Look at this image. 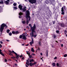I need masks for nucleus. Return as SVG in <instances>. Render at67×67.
Listing matches in <instances>:
<instances>
[{
    "mask_svg": "<svg viewBox=\"0 0 67 67\" xmlns=\"http://www.w3.org/2000/svg\"><path fill=\"white\" fill-rule=\"evenodd\" d=\"M35 29V25L34 24L33 27H31V30H32V33H31L30 34V35L31 36H33V37H36L37 35L36 34V32L34 31Z\"/></svg>",
    "mask_w": 67,
    "mask_h": 67,
    "instance_id": "1",
    "label": "nucleus"
},
{
    "mask_svg": "<svg viewBox=\"0 0 67 67\" xmlns=\"http://www.w3.org/2000/svg\"><path fill=\"white\" fill-rule=\"evenodd\" d=\"M26 18L27 19L26 23L27 24H28L29 23L28 19H29V21H30L31 20V17L30 16V12H29V11L28 10H27L26 11Z\"/></svg>",
    "mask_w": 67,
    "mask_h": 67,
    "instance_id": "2",
    "label": "nucleus"
},
{
    "mask_svg": "<svg viewBox=\"0 0 67 67\" xmlns=\"http://www.w3.org/2000/svg\"><path fill=\"white\" fill-rule=\"evenodd\" d=\"M5 26L6 28L7 27V25H6L5 24L3 23L1 25V27L0 28V31L1 32H2V31H3L4 27Z\"/></svg>",
    "mask_w": 67,
    "mask_h": 67,
    "instance_id": "3",
    "label": "nucleus"
},
{
    "mask_svg": "<svg viewBox=\"0 0 67 67\" xmlns=\"http://www.w3.org/2000/svg\"><path fill=\"white\" fill-rule=\"evenodd\" d=\"M18 7L20 10H22L24 12V11H25L26 10V7H25L22 9V6L19 5L18 6Z\"/></svg>",
    "mask_w": 67,
    "mask_h": 67,
    "instance_id": "4",
    "label": "nucleus"
},
{
    "mask_svg": "<svg viewBox=\"0 0 67 67\" xmlns=\"http://www.w3.org/2000/svg\"><path fill=\"white\" fill-rule=\"evenodd\" d=\"M29 2L33 4V3H36V0H29Z\"/></svg>",
    "mask_w": 67,
    "mask_h": 67,
    "instance_id": "5",
    "label": "nucleus"
},
{
    "mask_svg": "<svg viewBox=\"0 0 67 67\" xmlns=\"http://www.w3.org/2000/svg\"><path fill=\"white\" fill-rule=\"evenodd\" d=\"M32 42H30V44L31 46H32V44H33V43H34V40H33V38H32Z\"/></svg>",
    "mask_w": 67,
    "mask_h": 67,
    "instance_id": "6",
    "label": "nucleus"
},
{
    "mask_svg": "<svg viewBox=\"0 0 67 67\" xmlns=\"http://www.w3.org/2000/svg\"><path fill=\"white\" fill-rule=\"evenodd\" d=\"M49 1H50V3H51L53 5H54V1L52 0H48Z\"/></svg>",
    "mask_w": 67,
    "mask_h": 67,
    "instance_id": "7",
    "label": "nucleus"
},
{
    "mask_svg": "<svg viewBox=\"0 0 67 67\" xmlns=\"http://www.w3.org/2000/svg\"><path fill=\"white\" fill-rule=\"evenodd\" d=\"M23 40H26V36H25L24 35H23Z\"/></svg>",
    "mask_w": 67,
    "mask_h": 67,
    "instance_id": "8",
    "label": "nucleus"
},
{
    "mask_svg": "<svg viewBox=\"0 0 67 67\" xmlns=\"http://www.w3.org/2000/svg\"><path fill=\"white\" fill-rule=\"evenodd\" d=\"M29 60V59H28V60H27L26 62H27L26 63V64L27 65V66H29V61H28Z\"/></svg>",
    "mask_w": 67,
    "mask_h": 67,
    "instance_id": "9",
    "label": "nucleus"
},
{
    "mask_svg": "<svg viewBox=\"0 0 67 67\" xmlns=\"http://www.w3.org/2000/svg\"><path fill=\"white\" fill-rule=\"evenodd\" d=\"M60 26L61 27H65V25L63 23L61 24Z\"/></svg>",
    "mask_w": 67,
    "mask_h": 67,
    "instance_id": "10",
    "label": "nucleus"
},
{
    "mask_svg": "<svg viewBox=\"0 0 67 67\" xmlns=\"http://www.w3.org/2000/svg\"><path fill=\"white\" fill-rule=\"evenodd\" d=\"M12 34H17V31H12Z\"/></svg>",
    "mask_w": 67,
    "mask_h": 67,
    "instance_id": "11",
    "label": "nucleus"
},
{
    "mask_svg": "<svg viewBox=\"0 0 67 67\" xmlns=\"http://www.w3.org/2000/svg\"><path fill=\"white\" fill-rule=\"evenodd\" d=\"M20 56V57H23V55H21L20 56L19 55H17V59H19V57Z\"/></svg>",
    "mask_w": 67,
    "mask_h": 67,
    "instance_id": "12",
    "label": "nucleus"
},
{
    "mask_svg": "<svg viewBox=\"0 0 67 67\" xmlns=\"http://www.w3.org/2000/svg\"><path fill=\"white\" fill-rule=\"evenodd\" d=\"M1 51H2V50H1V49H0V54H1V55L2 56H4V54L2 53V52H1Z\"/></svg>",
    "mask_w": 67,
    "mask_h": 67,
    "instance_id": "13",
    "label": "nucleus"
},
{
    "mask_svg": "<svg viewBox=\"0 0 67 67\" xmlns=\"http://www.w3.org/2000/svg\"><path fill=\"white\" fill-rule=\"evenodd\" d=\"M4 3L6 4H8L9 3L7 1H4Z\"/></svg>",
    "mask_w": 67,
    "mask_h": 67,
    "instance_id": "14",
    "label": "nucleus"
},
{
    "mask_svg": "<svg viewBox=\"0 0 67 67\" xmlns=\"http://www.w3.org/2000/svg\"><path fill=\"white\" fill-rule=\"evenodd\" d=\"M29 62L30 63H31L32 62H34V59H31L29 60Z\"/></svg>",
    "mask_w": 67,
    "mask_h": 67,
    "instance_id": "15",
    "label": "nucleus"
},
{
    "mask_svg": "<svg viewBox=\"0 0 67 67\" xmlns=\"http://www.w3.org/2000/svg\"><path fill=\"white\" fill-rule=\"evenodd\" d=\"M29 58H33V57H32V55H29Z\"/></svg>",
    "mask_w": 67,
    "mask_h": 67,
    "instance_id": "16",
    "label": "nucleus"
},
{
    "mask_svg": "<svg viewBox=\"0 0 67 67\" xmlns=\"http://www.w3.org/2000/svg\"><path fill=\"white\" fill-rule=\"evenodd\" d=\"M31 51L34 53V49H33V48H32L31 49Z\"/></svg>",
    "mask_w": 67,
    "mask_h": 67,
    "instance_id": "17",
    "label": "nucleus"
},
{
    "mask_svg": "<svg viewBox=\"0 0 67 67\" xmlns=\"http://www.w3.org/2000/svg\"><path fill=\"white\" fill-rule=\"evenodd\" d=\"M26 52L27 53V54H28L29 56V55H30V52L29 53V51H26Z\"/></svg>",
    "mask_w": 67,
    "mask_h": 67,
    "instance_id": "18",
    "label": "nucleus"
},
{
    "mask_svg": "<svg viewBox=\"0 0 67 67\" xmlns=\"http://www.w3.org/2000/svg\"><path fill=\"white\" fill-rule=\"evenodd\" d=\"M52 65L53 66H56V64H55V63H52Z\"/></svg>",
    "mask_w": 67,
    "mask_h": 67,
    "instance_id": "19",
    "label": "nucleus"
},
{
    "mask_svg": "<svg viewBox=\"0 0 67 67\" xmlns=\"http://www.w3.org/2000/svg\"><path fill=\"white\" fill-rule=\"evenodd\" d=\"M12 53H14L15 54V55H16V56H17V54H16V53L15 52H14V51H12Z\"/></svg>",
    "mask_w": 67,
    "mask_h": 67,
    "instance_id": "20",
    "label": "nucleus"
},
{
    "mask_svg": "<svg viewBox=\"0 0 67 67\" xmlns=\"http://www.w3.org/2000/svg\"><path fill=\"white\" fill-rule=\"evenodd\" d=\"M10 31V30H9L8 29L7 30V33H9Z\"/></svg>",
    "mask_w": 67,
    "mask_h": 67,
    "instance_id": "21",
    "label": "nucleus"
},
{
    "mask_svg": "<svg viewBox=\"0 0 67 67\" xmlns=\"http://www.w3.org/2000/svg\"><path fill=\"white\" fill-rule=\"evenodd\" d=\"M22 22L23 24H25L26 23V22L25 21H23Z\"/></svg>",
    "mask_w": 67,
    "mask_h": 67,
    "instance_id": "22",
    "label": "nucleus"
},
{
    "mask_svg": "<svg viewBox=\"0 0 67 67\" xmlns=\"http://www.w3.org/2000/svg\"><path fill=\"white\" fill-rule=\"evenodd\" d=\"M30 66H33V65H34L33 63H30Z\"/></svg>",
    "mask_w": 67,
    "mask_h": 67,
    "instance_id": "23",
    "label": "nucleus"
},
{
    "mask_svg": "<svg viewBox=\"0 0 67 67\" xmlns=\"http://www.w3.org/2000/svg\"><path fill=\"white\" fill-rule=\"evenodd\" d=\"M16 4H16V3H14L13 4V5L14 6H16Z\"/></svg>",
    "mask_w": 67,
    "mask_h": 67,
    "instance_id": "24",
    "label": "nucleus"
},
{
    "mask_svg": "<svg viewBox=\"0 0 67 67\" xmlns=\"http://www.w3.org/2000/svg\"><path fill=\"white\" fill-rule=\"evenodd\" d=\"M3 1H2L1 2H0V4H3Z\"/></svg>",
    "mask_w": 67,
    "mask_h": 67,
    "instance_id": "25",
    "label": "nucleus"
},
{
    "mask_svg": "<svg viewBox=\"0 0 67 67\" xmlns=\"http://www.w3.org/2000/svg\"><path fill=\"white\" fill-rule=\"evenodd\" d=\"M64 7H62V10L61 11L62 12L64 11Z\"/></svg>",
    "mask_w": 67,
    "mask_h": 67,
    "instance_id": "26",
    "label": "nucleus"
},
{
    "mask_svg": "<svg viewBox=\"0 0 67 67\" xmlns=\"http://www.w3.org/2000/svg\"><path fill=\"white\" fill-rule=\"evenodd\" d=\"M9 36H11V35H12V33H11V32H9Z\"/></svg>",
    "mask_w": 67,
    "mask_h": 67,
    "instance_id": "27",
    "label": "nucleus"
},
{
    "mask_svg": "<svg viewBox=\"0 0 67 67\" xmlns=\"http://www.w3.org/2000/svg\"><path fill=\"white\" fill-rule=\"evenodd\" d=\"M61 13L62 14H63V15H64V14H65V12H64V11L62 12V13Z\"/></svg>",
    "mask_w": 67,
    "mask_h": 67,
    "instance_id": "28",
    "label": "nucleus"
},
{
    "mask_svg": "<svg viewBox=\"0 0 67 67\" xmlns=\"http://www.w3.org/2000/svg\"><path fill=\"white\" fill-rule=\"evenodd\" d=\"M67 54H65L64 56V57H67Z\"/></svg>",
    "mask_w": 67,
    "mask_h": 67,
    "instance_id": "29",
    "label": "nucleus"
},
{
    "mask_svg": "<svg viewBox=\"0 0 67 67\" xmlns=\"http://www.w3.org/2000/svg\"><path fill=\"white\" fill-rule=\"evenodd\" d=\"M22 37V35H20L19 36V38H21Z\"/></svg>",
    "mask_w": 67,
    "mask_h": 67,
    "instance_id": "30",
    "label": "nucleus"
},
{
    "mask_svg": "<svg viewBox=\"0 0 67 67\" xmlns=\"http://www.w3.org/2000/svg\"><path fill=\"white\" fill-rule=\"evenodd\" d=\"M67 33V31L66 30H64V33L65 34H66V33Z\"/></svg>",
    "mask_w": 67,
    "mask_h": 67,
    "instance_id": "31",
    "label": "nucleus"
},
{
    "mask_svg": "<svg viewBox=\"0 0 67 67\" xmlns=\"http://www.w3.org/2000/svg\"><path fill=\"white\" fill-rule=\"evenodd\" d=\"M22 13H19V15H22Z\"/></svg>",
    "mask_w": 67,
    "mask_h": 67,
    "instance_id": "32",
    "label": "nucleus"
},
{
    "mask_svg": "<svg viewBox=\"0 0 67 67\" xmlns=\"http://www.w3.org/2000/svg\"><path fill=\"white\" fill-rule=\"evenodd\" d=\"M13 8H14V9H17V7H13Z\"/></svg>",
    "mask_w": 67,
    "mask_h": 67,
    "instance_id": "33",
    "label": "nucleus"
},
{
    "mask_svg": "<svg viewBox=\"0 0 67 67\" xmlns=\"http://www.w3.org/2000/svg\"><path fill=\"white\" fill-rule=\"evenodd\" d=\"M36 64V62H35L34 63H33V65H35V64Z\"/></svg>",
    "mask_w": 67,
    "mask_h": 67,
    "instance_id": "34",
    "label": "nucleus"
},
{
    "mask_svg": "<svg viewBox=\"0 0 67 67\" xmlns=\"http://www.w3.org/2000/svg\"><path fill=\"white\" fill-rule=\"evenodd\" d=\"M9 53H12V51H9Z\"/></svg>",
    "mask_w": 67,
    "mask_h": 67,
    "instance_id": "35",
    "label": "nucleus"
},
{
    "mask_svg": "<svg viewBox=\"0 0 67 67\" xmlns=\"http://www.w3.org/2000/svg\"><path fill=\"white\" fill-rule=\"evenodd\" d=\"M57 66H59V64L58 63H57Z\"/></svg>",
    "mask_w": 67,
    "mask_h": 67,
    "instance_id": "36",
    "label": "nucleus"
},
{
    "mask_svg": "<svg viewBox=\"0 0 67 67\" xmlns=\"http://www.w3.org/2000/svg\"><path fill=\"white\" fill-rule=\"evenodd\" d=\"M56 32L57 33H59V30H57Z\"/></svg>",
    "mask_w": 67,
    "mask_h": 67,
    "instance_id": "37",
    "label": "nucleus"
},
{
    "mask_svg": "<svg viewBox=\"0 0 67 67\" xmlns=\"http://www.w3.org/2000/svg\"><path fill=\"white\" fill-rule=\"evenodd\" d=\"M29 26H31V27H31V24H29Z\"/></svg>",
    "mask_w": 67,
    "mask_h": 67,
    "instance_id": "38",
    "label": "nucleus"
},
{
    "mask_svg": "<svg viewBox=\"0 0 67 67\" xmlns=\"http://www.w3.org/2000/svg\"><path fill=\"white\" fill-rule=\"evenodd\" d=\"M5 62H7V60L6 59H5Z\"/></svg>",
    "mask_w": 67,
    "mask_h": 67,
    "instance_id": "39",
    "label": "nucleus"
},
{
    "mask_svg": "<svg viewBox=\"0 0 67 67\" xmlns=\"http://www.w3.org/2000/svg\"><path fill=\"white\" fill-rule=\"evenodd\" d=\"M2 47V45L0 44V48H1Z\"/></svg>",
    "mask_w": 67,
    "mask_h": 67,
    "instance_id": "40",
    "label": "nucleus"
},
{
    "mask_svg": "<svg viewBox=\"0 0 67 67\" xmlns=\"http://www.w3.org/2000/svg\"><path fill=\"white\" fill-rule=\"evenodd\" d=\"M57 58V57H55L54 58V59H56Z\"/></svg>",
    "mask_w": 67,
    "mask_h": 67,
    "instance_id": "41",
    "label": "nucleus"
},
{
    "mask_svg": "<svg viewBox=\"0 0 67 67\" xmlns=\"http://www.w3.org/2000/svg\"><path fill=\"white\" fill-rule=\"evenodd\" d=\"M0 43H1V44H2V43H3L2 41H0Z\"/></svg>",
    "mask_w": 67,
    "mask_h": 67,
    "instance_id": "42",
    "label": "nucleus"
},
{
    "mask_svg": "<svg viewBox=\"0 0 67 67\" xmlns=\"http://www.w3.org/2000/svg\"><path fill=\"white\" fill-rule=\"evenodd\" d=\"M32 55H33L34 56V55H35V54L33 53H32Z\"/></svg>",
    "mask_w": 67,
    "mask_h": 67,
    "instance_id": "43",
    "label": "nucleus"
},
{
    "mask_svg": "<svg viewBox=\"0 0 67 67\" xmlns=\"http://www.w3.org/2000/svg\"><path fill=\"white\" fill-rule=\"evenodd\" d=\"M25 1H26V2H28V1H29V0H25Z\"/></svg>",
    "mask_w": 67,
    "mask_h": 67,
    "instance_id": "44",
    "label": "nucleus"
},
{
    "mask_svg": "<svg viewBox=\"0 0 67 67\" xmlns=\"http://www.w3.org/2000/svg\"><path fill=\"white\" fill-rule=\"evenodd\" d=\"M9 55H10V56H11V55H12V54H11V53H9Z\"/></svg>",
    "mask_w": 67,
    "mask_h": 67,
    "instance_id": "45",
    "label": "nucleus"
},
{
    "mask_svg": "<svg viewBox=\"0 0 67 67\" xmlns=\"http://www.w3.org/2000/svg\"><path fill=\"white\" fill-rule=\"evenodd\" d=\"M42 58H41V60H42V61L43 62V61L44 60H43V59H42Z\"/></svg>",
    "mask_w": 67,
    "mask_h": 67,
    "instance_id": "46",
    "label": "nucleus"
},
{
    "mask_svg": "<svg viewBox=\"0 0 67 67\" xmlns=\"http://www.w3.org/2000/svg\"><path fill=\"white\" fill-rule=\"evenodd\" d=\"M19 33H20V32H19L18 31H17V34H19Z\"/></svg>",
    "mask_w": 67,
    "mask_h": 67,
    "instance_id": "47",
    "label": "nucleus"
},
{
    "mask_svg": "<svg viewBox=\"0 0 67 67\" xmlns=\"http://www.w3.org/2000/svg\"><path fill=\"white\" fill-rule=\"evenodd\" d=\"M53 24H55V21H53Z\"/></svg>",
    "mask_w": 67,
    "mask_h": 67,
    "instance_id": "48",
    "label": "nucleus"
},
{
    "mask_svg": "<svg viewBox=\"0 0 67 67\" xmlns=\"http://www.w3.org/2000/svg\"><path fill=\"white\" fill-rule=\"evenodd\" d=\"M61 46L62 47H63V44H61Z\"/></svg>",
    "mask_w": 67,
    "mask_h": 67,
    "instance_id": "49",
    "label": "nucleus"
},
{
    "mask_svg": "<svg viewBox=\"0 0 67 67\" xmlns=\"http://www.w3.org/2000/svg\"><path fill=\"white\" fill-rule=\"evenodd\" d=\"M24 44H21V45H22V46H24Z\"/></svg>",
    "mask_w": 67,
    "mask_h": 67,
    "instance_id": "50",
    "label": "nucleus"
},
{
    "mask_svg": "<svg viewBox=\"0 0 67 67\" xmlns=\"http://www.w3.org/2000/svg\"><path fill=\"white\" fill-rule=\"evenodd\" d=\"M40 54L41 55H43V54H42V53H41Z\"/></svg>",
    "mask_w": 67,
    "mask_h": 67,
    "instance_id": "51",
    "label": "nucleus"
},
{
    "mask_svg": "<svg viewBox=\"0 0 67 67\" xmlns=\"http://www.w3.org/2000/svg\"><path fill=\"white\" fill-rule=\"evenodd\" d=\"M6 41L7 42H9L10 41L9 40H7Z\"/></svg>",
    "mask_w": 67,
    "mask_h": 67,
    "instance_id": "52",
    "label": "nucleus"
},
{
    "mask_svg": "<svg viewBox=\"0 0 67 67\" xmlns=\"http://www.w3.org/2000/svg\"><path fill=\"white\" fill-rule=\"evenodd\" d=\"M62 40H59V42H62Z\"/></svg>",
    "mask_w": 67,
    "mask_h": 67,
    "instance_id": "53",
    "label": "nucleus"
},
{
    "mask_svg": "<svg viewBox=\"0 0 67 67\" xmlns=\"http://www.w3.org/2000/svg\"><path fill=\"white\" fill-rule=\"evenodd\" d=\"M7 1H8V2H10V0H7Z\"/></svg>",
    "mask_w": 67,
    "mask_h": 67,
    "instance_id": "54",
    "label": "nucleus"
},
{
    "mask_svg": "<svg viewBox=\"0 0 67 67\" xmlns=\"http://www.w3.org/2000/svg\"><path fill=\"white\" fill-rule=\"evenodd\" d=\"M21 16H19V18H21Z\"/></svg>",
    "mask_w": 67,
    "mask_h": 67,
    "instance_id": "55",
    "label": "nucleus"
},
{
    "mask_svg": "<svg viewBox=\"0 0 67 67\" xmlns=\"http://www.w3.org/2000/svg\"><path fill=\"white\" fill-rule=\"evenodd\" d=\"M24 57H23L22 58V59H24Z\"/></svg>",
    "mask_w": 67,
    "mask_h": 67,
    "instance_id": "56",
    "label": "nucleus"
},
{
    "mask_svg": "<svg viewBox=\"0 0 67 67\" xmlns=\"http://www.w3.org/2000/svg\"><path fill=\"white\" fill-rule=\"evenodd\" d=\"M27 28H28V29H29V26H27Z\"/></svg>",
    "mask_w": 67,
    "mask_h": 67,
    "instance_id": "57",
    "label": "nucleus"
},
{
    "mask_svg": "<svg viewBox=\"0 0 67 67\" xmlns=\"http://www.w3.org/2000/svg\"><path fill=\"white\" fill-rule=\"evenodd\" d=\"M64 7L65 8H66V7L65 6H64Z\"/></svg>",
    "mask_w": 67,
    "mask_h": 67,
    "instance_id": "58",
    "label": "nucleus"
},
{
    "mask_svg": "<svg viewBox=\"0 0 67 67\" xmlns=\"http://www.w3.org/2000/svg\"><path fill=\"white\" fill-rule=\"evenodd\" d=\"M39 44L40 45H41V43L40 42H39Z\"/></svg>",
    "mask_w": 67,
    "mask_h": 67,
    "instance_id": "59",
    "label": "nucleus"
},
{
    "mask_svg": "<svg viewBox=\"0 0 67 67\" xmlns=\"http://www.w3.org/2000/svg\"><path fill=\"white\" fill-rule=\"evenodd\" d=\"M28 45H29L28 44H27L26 45V46H28Z\"/></svg>",
    "mask_w": 67,
    "mask_h": 67,
    "instance_id": "60",
    "label": "nucleus"
},
{
    "mask_svg": "<svg viewBox=\"0 0 67 67\" xmlns=\"http://www.w3.org/2000/svg\"><path fill=\"white\" fill-rule=\"evenodd\" d=\"M28 36V34H27V35L26 36Z\"/></svg>",
    "mask_w": 67,
    "mask_h": 67,
    "instance_id": "61",
    "label": "nucleus"
},
{
    "mask_svg": "<svg viewBox=\"0 0 67 67\" xmlns=\"http://www.w3.org/2000/svg\"><path fill=\"white\" fill-rule=\"evenodd\" d=\"M24 31H25V30H26V29H24Z\"/></svg>",
    "mask_w": 67,
    "mask_h": 67,
    "instance_id": "62",
    "label": "nucleus"
},
{
    "mask_svg": "<svg viewBox=\"0 0 67 67\" xmlns=\"http://www.w3.org/2000/svg\"><path fill=\"white\" fill-rule=\"evenodd\" d=\"M32 15H34V14H32Z\"/></svg>",
    "mask_w": 67,
    "mask_h": 67,
    "instance_id": "63",
    "label": "nucleus"
},
{
    "mask_svg": "<svg viewBox=\"0 0 67 67\" xmlns=\"http://www.w3.org/2000/svg\"><path fill=\"white\" fill-rule=\"evenodd\" d=\"M66 36L67 37V34L66 35Z\"/></svg>",
    "mask_w": 67,
    "mask_h": 67,
    "instance_id": "64",
    "label": "nucleus"
}]
</instances>
